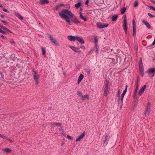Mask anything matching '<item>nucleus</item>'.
<instances>
[{
	"mask_svg": "<svg viewBox=\"0 0 155 155\" xmlns=\"http://www.w3.org/2000/svg\"><path fill=\"white\" fill-rule=\"evenodd\" d=\"M126 90H124V91L123 92V93L122 94L121 96V102L120 103V104H121V103L122 104L123 103L124 97L125 94H126Z\"/></svg>",
	"mask_w": 155,
	"mask_h": 155,
	"instance_id": "2eb2a0df",
	"label": "nucleus"
},
{
	"mask_svg": "<svg viewBox=\"0 0 155 155\" xmlns=\"http://www.w3.org/2000/svg\"><path fill=\"white\" fill-rule=\"evenodd\" d=\"M94 48H93V49L91 50L90 51H89L88 53V55H91V54L94 51Z\"/></svg>",
	"mask_w": 155,
	"mask_h": 155,
	"instance_id": "f704fd0d",
	"label": "nucleus"
},
{
	"mask_svg": "<svg viewBox=\"0 0 155 155\" xmlns=\"http://www.w3.org/2000/svg\"><path fill=\"white\" fill-rule=\"evenodd\" d=\"M135 21L134 20H133L132 25L133 26H136L135 24Z\"/></svg>",
	"mask_w": 155,
	"mask_h": 155,
	"instance_id": "6e6d98bb",
	"label": "nucleus"
},
{
	"mask_svg": "<svg viewBox=\"0 0 155 155\" xmlns=\"http://www.w3.org/2000/svg\"><path fill=\"white\" fill-rule=\"evenodd\" d=\"M48 38H49V39L51 41V42L52 43L56 45H57L58 44L57 41L56 40L53 38L50 35L48 34Z\"/></svg>",
	"mask_w": 155,
	"mask_h": 155,
	"instance_id": "423d86ee",
	"label": "nucleus"
},
{
	"mask_svg": "<svg viewBox=\"0 0 155 155\" xmlns=\"http://www.w3.org/2000/svg\"><path fill=\"white\" fill-rule=\"evenodd\" d=\"M59 5L60 6V7L61 6L64 7L65 6V5L64 4L62 3H60L59 4Z\"/></svg>",
	"mask_w": 155,
	"mask_h": 155,
	"instance_id": "603ef678",
	"label": "nucleus"
},
{
	"mask_svg": "<svg viewBox=\"0 0 155 155\" xmlns=\"http://www.w3.org/2000/svg\"><path fill=\"white\" fill-rule=\"evenodd\" d=\"M146 72L147 73L150 77H152L154 76V74H155V70L153 68H150Z\"/></svg>",
	"mask_w": 155,
	"mask_h": 155,
	"instance_id": "f03ea898",
	"label": "nucleus"
},
{
	"mask_svg": "<svg viewBox=\"0 0 155 155\" xmlns=\"http://www.w3.org/2000/svg\"><path fill=\"white\" fill-rule=\"evenodd\" d=\"M1 17L2 18H3L5 17V15H1Z\"/></svg>",
	"mask_w": 155,
	"mask_h": 155,
	"instance_id": "e2e57ef3",
	"label": "nucleus"
},
{
	"mask_svg": "<svg viewBox=\"0 0 155 155\" xmlns=\"http://www.w3.org/2000/svg\"><path fill=\"white\" fill-rule=\"evenodd\" d=\"M88 3H89V0H87L86 2H85V4L86 5H87L88 4Z\"/></svg>",
	"mask_w": 155,
	"mask_h": 155,
	"instance_id": "052dcab7",
	"label": "nucleus"
},
{
	"mask_svg": "<svg viewBox=\"0 0 155 155\" xmlns=\"http://www.w3.org/2000/svg\"><path fill=\"white\" fill-rule=\"evenodd\" d=\"M94 41L95 45V46L97 47V43H98V39L97 38V36L96 35H94Z\"/></svg>",
	"mask_w": 155,
	"mask_h": 155,
	"instance_id": "6ab92c4d",
	"label": "nucleus"
},
{
	"mask_svg": "<svg viewBox=\"0 0 155 155\" xmlns=\"http://www.w3.org/2000/svg\"><path fill=\"white\" fill-rule=\"evenodd\" d=\"M56 123H53L52 124V125H56Z\"/></svg>",
	"mask_w": 155,
	"mask_h": 155,
	"instance_id": "338daca9",
	"label": "nucleus"
},
{
	"mask_svg": "<svg viewBox=\"0 0 155 155\" xmlns=\"http://www.w3.org/2000/svg\"><path fill=\"white\" fill-rule=\"evenodd\" d=\"M97 26V28H103L108 26V24L102 23L100 22H97L96 23Z\"/></svg>",
	"mask_w": 155,
	"mask_h": 155,
	"instance_id": "7ed1b4c3",
	"label": "nucleus"
},
{
	"mask_svg": "<svg viewBox=\"0 0 155 155\" xmlns=\"http://www.w3.org/2000/svg\"><path fill=\"white\" fill-rule=\"evenodd\" d=\"M85 135V132L84 131L81 135L79 136L76 139V142L79 141L84 137Z\"/></svg>",
	"mask_w": 155,
	"mask_h": 155,
	"instance_id": "1a4fd4ad",
	"label": "nucleus"
},
{
	"mask_svg": "<svg viewBox=\"0 0 155 155\" xmlns=\"http://www.w3.org/2000/svg\"><path fill=\"white\" fill-rule=\"evenodd\" d=\"M81 48H82L83 49H85V46L83 45H81Z\"/></svg>",
	"mask_w": 155,
	"mask_h": 155,
	"instance_id": "864d4df0",
	"label": "nucleus"
},
{
	"mask_svg": "<svg viewBox=\"0 0 155 155\" xmlns=\"http://www.w3.org/2000/svg\"><path fill=\"white\" fill-rule=\"evenodd\" d=\"M150 1L153 3V4H155V1H153V0H151Z\"/></svg>",
	"mask_w": 155,
	"mask_h": 155,
	"instance_id": "0e129e2a",
	"label": "nucleus"
},
{
	"mask_svg": "<svg viewBox=\"0 0 155 155\" xmlns=\"http://www.w3.org/2000/svg\"><path fill=\"white\" fill-rule=\"evenodd\" d=\"M155 45V38L154 39V41L152 44V45Z\"/></svg>",
	"mask_w": 155,
	"mask_h": 155,
	"instance_id": "680f3d73",
	"label": "nucleus"
},
{
	"mask_svg": "<svg viewBox=\"0 0 155 155\" xmlns=\"http://www.w3.org/2000/svg\"><path fill=\"white\" fill-rule=\"evenodd\" d=\"M76 40L81 44H84V43L83 39L78 36H76Z\"/></svg>",
	"mask_w": 155,
	"mask_h": 155,
	"instance_id": "f8f14e48",
	"label": "nucleus"
},
{
	"mask_svg": "<svg viewBox=\"0 0 155 155\" xmlns=\"http://www.w3.org/2000/svg\"><path fill=\"white\" fill-rule=\"evenodd\" d=\"M36 81V84H37L38 83V80H37L36 81Z\"/></svg>",
	"mask_w": 155,
	"mask_h": 155,
	"instance_id": "69168bd1",
	"label": "nucleus"
},
{
	"mask_svg": "<svg viewBox=\"0 0 155 155\" xmlns=\"http://www.w3.org/2000/svg\"><path fill=\"white\" fill-rule=\"evenodd\" d=\"M68 39L71 41H74L76 40V36L69 35L68 36Z\"/></svg>",
	"mask_w": 155,
	"mask_h": 155,
	"instance_id": "9d476101",
	"label": "nucleus"
},
{
	"mask_svg": "<svg viewBox=\"0 0 155 155\" xmlns=\"http://www.w3.org/2000/svg\"><path fill=\"white\" fill-rule=\"evenodd\" d=\"M126 9L125 7H124L121 8L120 10V13L122 14H123L126 11Z\"/></svg>",
	"mask_w": 155,
	"mask_h": 155,
	"instance_id": "a878e982",
	"label": "nucleus"
},
{
	"mask_svg": "<svg viewBox=\"0 0 155 155\" xmlns=\"http://www.w3.org/2000/svg\"><path fill=\"white\" fill-rule=\"evenodd\" d=\"M2 151L3 152H5L7 153H8L11 152L12 150L9 148H5L2 150Z\"/></svg>",
	"mask_w": 155,
	"mask_h": 155,
	"instance_id": "412c9836",
	"label": "nucleus"
},
{
	"mask_svg": "<svg viewBox=\"0 0 155 155\" xmlns=\"http://www.w3.org/2000/svg\"><path fill=\"white\" fill-rule=\"evenodd\" d=\"M81 5V3L80 2H79L77 4H75V6L77 8H79Z\"/></svg>",
	"mask_w": 155,
	"mask_h": 155,
	"instance_id": "c85d7f7f",
	"label": "nucleus"
},
{
	"mask_svg": "<svg viewBox=\"0 0 155 155\" xmlns=\"http://www.w3.org/2000/svg\"><path fill=\"white\" fill-rule=\"evenodd\" d=\"M5 31H6L8 32H10V33H12V32L9 30L7 28Z\"/></svg>",
	"mask_w": 155,
	"mask_h": 155,
	"instance_id": "3c124183",
	"label": "nucleus"
},
{
	"mask_svg": "<svg viewBox=\"0 0 155 155\" xmlns=\"http://www.w3.org/2000/svg\"><path fill=\"white\" fill-rule=\"evenodd\" d=\"M146 85H144L140 90L138 94L140 96L144 92L146 88Z\"/></svg>",
	"mask_w": 155,
	"mask_h": 155,
	"instance_id": "0eeeda50",
	"label": "nucleus"
},
{
	"mask_svg": "<svg viewBox=\"0 0 155 155\" xmlns=\"http://www.w3.org/2000/svg\"><path fill=\"white\" fill-rule=\"evenodd\" d=\"M120 89H118V92L117 94V96L119 97V98L120 99Z\"/></svg>",
	"mask_w": 155,
	"mask_h": 155,
	"instance_id": "2f4dec72",
	"label": "nucleus"
},
{
	"mask_svg": "<svg viewBox=\"0 0 155 155\" xmlns=\"http://www.w3.org/2000/svg\"><path fill=\"white\" fill-rule=\"evenodd\" d=\"M132 28L133 31V36L134 37L136 34V26H133Z\"/></svg>",
	"mask_w": 155,
	"mask_h": 155,
	"instance_id": "4be33fe9",
	"label": "nucleus"
},
{
	"mask_svg": "<svg viewBox=\"0 0 155 155\" xmlns=\"http://www.w3.org/2000/svg\"><path fill=\"white\" fill-rule=\"evenodd\" d=\"M149 7L151 9H152L154 11H155V7H153L152 6H149Z\"/></svg>",
	"mask_w": 155,
	"mask_h": 155,
	"instance_id": "4c0bfd02",
	"label": "nucleus"
},
{
	"mask_svg": "<svg viewBox=\"0 0 155 155\" xmlns=\"http://www.w3.org/2000/svg\"><path fill=\"white\" fill-rule=\"evenodd\" d=\"M67 138L69 139V140H73V138L71 137L70 136V135H68L67 136Z\"/></svg>",
	"mask_w": 155,
	"mask_h": 155,
	"instance_id": "ea45409f",
	"label": "nucleus"
},
{
	"mask_svg": "<svg viewBox=\"0 0 155 155\" xmlns=\"http://www.w3.org/2000/svg\"><path fill=\"white\" fill-rule=\"evenodd\" d=\"M60 7V6L59 5V4L56 5L55 7L56 10H57Z\"/></svg>",
	"mask_w": 155,
	"mask_h": 155,
	"instance_id": "a18cd8bd",
	"label": "nucleus"
},
{
	"mask_svg": "<svg viewBox=\"0 0 155 155\" xmlns=\"http://www.w3.org/2000/svg\"><path fill=\"white\" fill-rule=\"evenodd\" d=\"M124 24H123V28L124 29L125 33L126 34H127V18L125 16L124 18V20H123Z\"/></svg>",
	"mask_w": 155,
	"mask_h": 155,
	"instance_id": "39448f33",
	"label": "nucleus"
},
{
	"mask_svg": "<svg viewBox=\"0 0 155 155\" xmlns=\"http://www.w3.org/2000/svg\"><path fill=\"white\" fill-rule=\"evenodd\" d=\"M84 77V75L82 74H81L79 76L78 80V84L82 80Z\"/></svg>",
	"mask_w": 155,
	"mask_h": 155,
	"instance_id": "a211bd4d",
	"label": "nucleus"
},
{
	"mask_svg": "<svg viewBox=\"0 0 155 155\" xmlns=\"http://www.w3.org/2000/svg\"><path fill=\"white\" fill-rule=\"evenodd\" d=\"M135 86H136V88L135 89H138V87H139L138 81V80L136 81V83L135 84Z\"/></svg>",
	"mask_w": 155,
	"mask_h": 155,
	"instance_id": "72a5a7b5",
	"label": "nucleus"
},
{
	"mask_svg": "<svg viewBox=\"0 0 155 155\" xmlns=\"http://www.w3.org/2000/svg\"><path fill=\"white\" fill-rule=\"evenodd\" d=\"M49 1L48 0H41L39 2V4L41 5L45 4L48 3Z\"/></svg>",
	"mask_w": 155,
	"mask_h": 155,
	"instance_id": "dca6fc26",
	"label": "nucleus"
},
{
	"mask_svg": "<svg viewBox=\"0 0 155 155\" xmlns=\"http://www.w3.org/2000/svg\"><path fill=\"white\" fill-rule=\"evenodd\" d=\"M139 69L140 72L144 71V68L143 64L139 65Z\"/></svg>",
	"mask_w": 155,
	"mask_h": 155,
	"instance_id": "bb28decb",
	"label": "nucleus"
},
{
	"mask_svg": "<svg viewBox=\"0 0 155 155\" xmlns=\"http://www.w3.org/2000/svg\"><path fill=\"white\" fill-rule=\"evenodd\" d=\"M80 16L79 17L80 18L83 19L84 21H87V19L85 17L83 16L81 12H80Z\"/></svg>",
	"mask_w": 155,
	"mask_h": 155,
	"instance_id": "f3484780",
	"label": "nucleus"
},
{
	"mask_svg": "<svg viewBox=\"0 0 155 155\" xmlns=\"http://www.w3.org/2000/svg\"><path fill=\"white\" fill-rule=\"evenodd\" d=\"M7 139L11 143H13V140H11V139H10L7 138Z\"/></svg>",
	"mask_w": 155,
	"mask_h": 155,
	"instance_id": "5fc2aeb1",
	"label": "nucleus"
},
{
	"mask_svg": "<svg viewBox=\"0 0 155 155\" xmlns=\"http://www.w3.org/2000/svg\"><path fill=\"white\" fill-rule=\"evenodd\" d=\"M84 70L88 74H89L90 73L91 71L89 68H86Z\"/></svg>",
	"mask_w": 155,
	"mask_h": 155,
	"instance_id": "7c9ffc66",
	"label": "nucleus"
},
{
	"mask_svg": "<svg viewBox=\"0 0 155 155\" xmlns=\"http://www.w3.org/2000/svg\"><path fill=\"white\" fill-rule=\"evenodd\" d=\"M110 90V88H104V95L105 97H107L108 95V94L109 93Z\"/></svg>",
	"mask_w": 155,
	"mask_h": 155,
	"instance_id": "9b49d317",
	"label": "nucleus"
},
{
	"mask_svg": "<svg viewBox=\"0 0 155 155\" xmlns=\"http://www.w3.org/2000/svg\"><path fill=\"white\" fill-rule=\"evenodd\" d=\"M143 64L142 62V60L141 58H140V62H139V65H143Z\"/></svg>",
	"mask_w": 155,
	"mask_h": 155,
	"instance_id": "79ce46f5",
	"label": "nucleus"
},
{
	"mask_svg": "<svg viewBox=\"0 0 155 155\" xmlns=\"http://www.w3.org/2000/svg\"><path fill=\"white\" fill-rule=\"evenodd\" d=\"M0 137H1L3 139H5L6 138V137L4 135H2L1 134H0Z\"/></svg>",
	"mask_w": 155,
	"mask_h": 155,
	"instance_id": "de8ad7c7",
	"label": "nucleus"
},
{
	"mask_svg": "<svg viewBox=\"0 0 155 155\" xmlns=\"http://www.w3.org/2000/svg\"><path fill=\"white\" fill-rule=\"evenodd\" d=\"M81 98L82 100H84L86 99H88L89 98V95L88 94H87L84 96L83 95Z\"/></svg>",
	"mask_w": 155,
	"mask_h": 155,
	"instance_id": "5701e85b",
	"label": "nucleus"
},
{
	"mask_svg": "<svg viewBox=\"0 0 155 155\" xmlns=\"http://www.w3.org/2000/svg\"><path fill=\"white\" fill-rule=\"evenodd\" d=\"M137 90L138 89H135V91L134 92V97H135L136 96V94H137Z\"/></svg>",
	"mask_w": 155,
	"mask_h": 155,
	"instance_id": "37998d69",
	"label": "nucleus"
},
{
	"mask_svg": "<svg viewBox=\"0 0 155 155\" xmlns=\"http://www.w3.org/2000/svg\"><path fill=\"white\" fill-rule=\"evenodd\" d=\"M97 47H96V52L97 53H98V49L97 47Z\"/></svg>",
	"mask_w": 155,
	"mask_h": 155,
	"instance_id": "4d7b16f0",
	"label": "nucleus"
},
{
	"mask_svg": "<svg viewBox=\"0 0 155 155\" xmlns=\"http://www.w3.org/2000/svg\"><path fill=\"white\" fill-rule=\"evenodd\" d=\"M1 28H2V29H3V30H5V29H6V28L5 27L3 26V25H2V26H1Z\"/></svg>",
	"mask_w": 155,
	"mask_h": 155,
	"instance_id": "8fccbe9b",
	"label": "nucleus"
},
{
	"mask_svg": "<svg viewBox=\"0 0 155 155\" xmlns=\"http://www.w3.org/2000/svg\"><path fill=\"white\" fill-rule=\"evenodd\" d=\"M61 124L60 123H56V125L58 126H61Z\"/></svg>",
	"mask_w": 155,
	"mask_h": 155,
	"instance_id": "09e8293b",
	"label": "nucleus"
},
{
	"mask_svg": "<svg viewBox=\"0 0 155 155\" xmlns=\"http://www.w3.org/2000/svg\"><path fill=\"white\" fill-rule=\"evenodd\" d=\"M34 78L35 81L38 80L40 77L39 74L34 75L33 76Z\"/></svg>",
	"mask_w": 155,
	"mask_h": 155,
	"instance_id": "393cba45",
	"label": "nucleus"
},
{
	"mask_svg": "<svg viewBox=\"0 0 155 155\" xmlns=\"http://www.w3.org/2000/svg\"><path fill=\"white\" fill-rule=\"evenodd\" d=\"M1 21L4 23V25H5L6 24H8V23L7 21H4V20H2Z\"/></svg>",
	"mask_w": 155,
	"mask_h": 155,
	"instance_id": "c03bdc74",
	"label": "nucleus"
},
{
	"mask_svg": "<svg viewBox=\"0 0 155 155\" xmlns=\"http://www.w3.org/2000/svg\"><path fill=\"white\" fill-rule=\"evenodd\" d=\"M17 16L18 18L21 20L23 19V17L19 13H17Z\"/></svg>",
	"mask_w": 155,
	"mask_h": 155,
	"instance_id": "473e14b6",
	"label": "nucleus"
},
{
	"mask_svg": "<svg viewBox=\"0 0 155 155\" xmlns=\"http://www.w3.org/2000/svg\"><path fill=\"white\" fill-rule=\"evenodd\" d=\"M70 47L74 52L78 53L81 52V51L80 50L79 48H75V47L73 46H70Z\"/></svg>",
	"mask_w": 155,
	"mask_h": 155,
	"instance_id": "6e6552de",
	"label": "nucleus"
},
{
	"mask_svg": "<svg viewBox=\"0 0 155 155\" xmlns=\"http://www.w3.org/2000/svg\"><path fill=\"white\" fill-rule=\"evenodd\" d=\"M4 79V75L2 73L0 72V79Z\"/></svg>",
	"mask_w": 155,
	"mask_h": 155,
	"instance_id": "e433bc0d",
	"label": "nucleus"
},
{
	"mask_svg": "<svg viewBox=\"0 0 155 155\" xmlns=\"http://www.w3.org/2000/svg\"><path fill=\"white\" fill-rule=\"evenodd\" d=\"M41 49L42 51V54L43 55H45L46 53V51L45 49V48L44 47H42Z\"/></svg>",
	"mask_w": 155,
	"mask_h": 155,
	"instance_id": "c756f323",
	"label": "nucleus"
},
{
	"mask_svg": "<svg viewBox=\"0 0 155 155\" xmlns=\"http://www.w3.org/2000/svg\"><path fill=\"white\" fill-rule=\"evenodd\" d=\"M32 71L34 72V74H35V75L37 74V72L35 71H34V69Z\"/></svg>",
	"mask_w": 155,
	"mask_h": 155,
	"instance_id": "bf43d9fd",
	"label": "nucleus"
},
{
	"mask_svg": "<svg viewBox=\"0 0 155 155\" xmlns=\"http://www.w3.org/2000/svg\"><path fill=\"white\" fill-rule=\"evenodd\" d=\"M127 85H126V88H125V89L124 90H126V91H127Z\"/></svg>",
	"mask_w": 155,
	"mask_h": 155,
	"instance_id": "774afa93",
	"label": "nucleus"
},
{
	"mask_svg": "<svg viewBox=\"0 0 155 155\" xmlns=\"http://www.w3.org/2000/svg\"><path fill=\"white\" fill-rule=\"evenodd\" d=\"M138 5V2L137 1H136L134 2V6L135 7H136Z\"/></svg>",
	"mask_w": 155,
	"mask_h": 155,
	"instance_id": "c9c22d12",
	"label": "nucleus"
},
{
	"mask_svg": "<svg viewBox=\"0 0 155 155\" xmlns=\"http://www.w3.org/2000/svg\"><path fill=\"white\" fill-rule=\"evenodd\" d=\"M150 105V103L149 102H148L147 106L145 111L144 113L145 115H146L147 114L148 115L149 113H150V112L151 110Z\"/></svg>",
	"mask_w": 155,
	"mask_h": 155,
	"instance_id": "20e7f679",
	"label": "nucleus"
},
{
	"mask_svg": "<svg viewBox=\"0 0 155 155\" xmlns=\"http://www.w3.org/2000/svg\"><path fill=\"white\" fill-rule=\"evenodd\" d=\"M77 94L80 97H81L83 96L82 93L81 91H78L77 92Z\"/></svg>",
	"mask_w": 155,
	"mask_h": 155,
	"instance_id": "cd10ccee",
	"label": "nucleus"
},
{
	"mask_svg": "<svg viewBox=\"0 0 155 155\" xmlns=\"http://www.w3.org/2000/svg\"><path fill=\"white\" fill-rule=\"evenodd\" d=\"M142 22L146 26L149 28H151V26L149 24L148 22H147L145 20H143L142 21Z\"/></svg>",
	"mask_w": 155,
	"mask_h": 155,
	"instance_id": "4468645a",
	"label": "nucleus"
},
{
	"mask_svg": "<svg viewBox=\"0 0 155 155\" xmlns=\"http://www.w3.org/2000/svg\"><path fill=\"white\" fill-rule=\"evenodd\" d=\"M147 15H148V16H150L152 18H153V17H155L154 15H152L150 13H148L147 14Z\"/></svg>",
	"mask_w": 155,
	"mask_h": 155,
	"instance_id": "a19ab883",
	"label": "nucleus"
},
{
	"mask_svg": "<svg viewBox=\"0 0 155 155\" xmlns=\"http://www.w3.org/2000/svg\"><path fill=\"white\" fill-rule=\"evenodd\" d=\"M118 18V15H114L112 16L111 17V19L113 21H116Z\"/></svg>",
	"mask_w": 155,
	"mask_h": 155,
	"instance_id": "aec40b11",
	"label": "nucleus"
},
{
	"mask_svg": "<svg viewBox=\"0 0 155 155\" xmlns=\"http://www.w3.org/2000/svg\"><path fill=\"white\" fill-rule=\"evenodd\" d=\"M0 33H2L3 34H6V31H3L2 30L1 31Z\"/></svg>",
	"mask_w": 155,
	"mask_h": 155,
	"instance_id": "13d9d810",
	"label": "nucleus"
},
{
	"mask_svg": "<svg viewBox=\"0 0 155 155\" xmlns=\"http://www.w3.org/2000/svg\"><path fill=\"white\" fill-rule=\"evenodd\" d=\"M2 10L3 11H4L5 12H7L8 13H9V11H8V10L7 9H6L5 8H3Z\"/></svg>",
	"mask_w": 155,
	"mask_h": 155,
	"instance_id": "58836bf2",
	"label": "nucleus"
},
{
	"mask_svg": "<svg viewBox=\"0 0 155 155\" xmlns=\"http://www.w3.org/2000/svg\"><path fill=\"white\" fill-rule=\"evenodd\" d=\"M140 75L142 77H143L144 76V72L143 71L140 72Z\"/></svg>",
	"mask_w": 155,
	"mask_h": 155,
	"instance_id": "49530a36",
	"label": "nucleus"
},
{
	"mask_svg": "<svg viewBox=\"0 0 155 155\" xmlns=\"http://www.w3.org/2000/svg\"><path fill=\"white\" fill-rule=\"evenodd\" d=\"M109 140V138L107 135H106L105 136V140L104 141V143H107L108 141Z\"/></svg>",
	"mask_w": 155,
	"mask_h": 155,
	"instance_id": "b1692460",
	"label": "nucleus"
},
{
	"mask_svg": "<svg viewBox=\"0 0 155 155\" xmlns=\"http://www.w3.org/2000/svg\"><path fill=\"white\" fill-rule=\"evenodd\" d=\"M109 81L108 80H106L105 81V85L104 88H110V85H109Z\"/></svg>",
	"mask_w": 155,
	"mask_h": 155,
	"instance_id": "ddd939ff",
	"label": "nucleus"
},
{
	"mask_svg": "<svg viewBox=\"0 0 155 155\" xmlns=\"http://www.w3.org/2000/svg\"><path fill=\"white\" fill-rule=\"evenodd\" d=\"M59 14L61 18L64 19L68 23L69 25H72V22L77 25L80 23L76 17L73 18L74 15L69 10L65 9H63L61 12H59Z\"/></svg>",
	"mask_w": 155,
	"mask_h": 155,
	"instance_id": "f257e3e1",
	"label": "nucleus"
}]
</instances>
